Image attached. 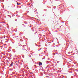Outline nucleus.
<instances>
[{
	"instance_id": "7ed1b4c3",
	"label": "nucleus",
	"mask_w": 78,
	"mask_h": 78,
	"mask_svg": "<svg viewBox=\"0 0 78 78\" xmlns=\"http://www.w3.org/2000/svg\"><path fill=\"white\" fill-rule=\"evenodd\" d=\"M11 66H13V65H12V63H11Z\"/></svg>"
},
{
	"instance_id": "f257e3e1",
	"label": "nucleus",
	"mask_w": 78,
	"mask_h": 78,
	"mask_svg": "<svg viewBox=\"0 0 78 78\" xmlns=\"http://www.w3.org/2000/svg\"><path fill=\"white\" fill-rule=\"evenodd\" d=\"M39 66H41V65H42V62H39Z\"/></svg>"
},
{
	"instance_id": "f03ea898",
	"label": "nucleus",
	"mask_w": 78,
	"mask_h": 78,
	"mask_svg": "<svg viewBox=\"0 0 78 78\" xmlns=\"http://www.w3.org/2000/svg\"><path fill=\"white\" fill-rule=\"evenodd\" d=\"M17 4L18 5H20V3H17Z\"/></svg>"
}]
</instances>
